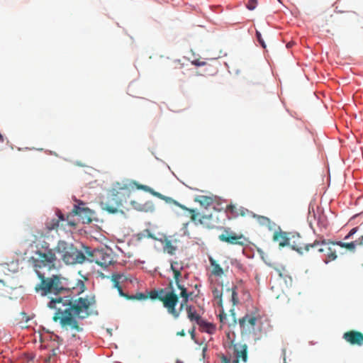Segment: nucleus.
Returning <instances> with one entry per match:
<instances>
[{
	"instance_id": "obj_1",
	"label": "nucleus",
	"mask_w": 363,
	"mask_h": 363,
	"mask_svg": "<svg viewBox=\"0 0 363 363\" xmlns=\"http://www.w3.org/2000/svg\"><path fill=\"white\" fill-rule=\"evenodd\" d=\"M57 258L53 254L42 255L41 258L37 261V269H34L38 278L40 284L35 286L36 291H42L43 295L52 293L55 295L65 294L72 292L73 294H80L86 289L84 282L78 279L76 286L68 281L65 278L58 275L46 277V272H50L56 268ZM96 306L95 296L90 294L85 297L74 298L71 295L52 298L48 307L55 308L56 313L53 317L55 321L59 320L62 327L69 328L73 338L81 339L78 333L83 332L75 318L84 319L94 313Z\"/></svg>"
},
{
	"instance_id": "obj_2",
	"label": "nucleus",
	"mask_w": 363,
	"mask_h": 363,
	"mask_svg": "<svg viewBox=\"0 0 363 363\" xmlns=\"http://www.w3.org/2000/svg\"><path fill=\"white\" fill-rule=\"evenodd\" d=\"M56 252L61 255L62 259L67 264H82L86 259L85 255L73 245L64 240H60L55 248L45 249L44 252L40 250L36 252L38 257L33 258L34 269H37V261L41 258L42 255L53 254L57 258Z\"/></svg>"
},
{
	"instance_id": "obj_3",
	"label": "nucleus",
	"mask_w": 363,
	"mask_h": 363,
	"mask_svg": "<svg viewBox=\"0 0 363 363\" xmlns=\"http://www.w3.org/2000/svg\"><path fill=\"white\" fill-rule=\"evenodd\" d=\"M130 195V189L128 184L117 182L108 191L105 201H101V208L109 213H123V203Z\"/></svg>"
},
{
	"instance_id": "obj_4",
	"label": "nucleus",
	"mask_w": 363,
	"mask_h": 363,
	"mask_svg": "<svg viewBox=\"0 0 363 363\" xmlns=\"http://www.w3.org/2000/svg\"><path fill=\"white\" fill-rule=\"evenodd\" d=\"M85 253L88 257L87 259L90 262H95L102 267H107L116 262L112 250L108 247L94 249L93 250L86 247Z\"/></svg>"
},
{
	"instance_id": "obj_5",
	"label": "nucleus",
	"mask_w": 363,
	"mask_h": 363,
	"mask_svg": "<svg viewBox=\"0 0 363 363\" xmlns=\"http://www.w3.org/2000/svg\"><path fill=\"white\" fill-rule=\"evenodd\" d=\"M230 343L228 347L229 350H233L235 358L220 354L218 355L220 363H239L240 359L242 362H246L247 360V345L242 344V342H230Z\"/></svg>"
},
{
	"instance_id": "obj_6",
	"label": "nucleus",
	"mask_w": 363,
	"mask_h": 363,
	"mask_svg": "<svg viewBox=\"0 0 363 363\" xmlns=\"http://www.w3.org/2000/svg\"><path fill=\"white\" fill-rule=\"evenodd\" d=\"M171 270L174 274V279L175 283L178 287L181 290L180 296L183 298L180 304V311L182 309L183 306L186 304L188 302L189 297L190 296L189 294L187 293L186 288L181 285L180 284V277L182 276V270L183 269V264L182 262H179L177 261H174L171 262Z\"/></svg>"
},
{
	"instance_id": "obj_7",
	"label": "nucleus",
	"mask_w": 363,
	"mask_h": 363,
	"mask_svg": "<svg viewBox=\"0 0 363 363\" xmlns=\"http://www.w3.org/2000/svg\"><path fill=\"white\" fill-rule=\"evenodd\" d=\"M169 286L171 289L170 291L166 293L164 298H160L163 306L167 309L169 313L172 315L174 318H177L179 315V311L175 309V306L178 303V296L173 291L172 282L170 281Z\"/></svg>"
},
{
	"instance_id": "obj_8",
	"label": "nucleus",
	"mask_w": 363,
	"mask_h": 363,
	"mask_svg": "<svg viewBox=\"0 0 363 363\" xmlns=\"http://www.w3.org/2000/svg\"><path fill=\"white\" fill-rule=\"evenodd\" d=\"M321 245V240H315L311 244H305L301 241V238L299 235H293L289 239V245L292 250L296 251L300 255H303L308 252L311 248H314Z\"/></svg>"
},
{
	"instance_id": "obj_9",
	"label": "nucleus",
	"mask_w": 363,
	"mask_h": 363,
	"mask_svg": "<svg viewBox=\"0 0 363 363\" xmlns=\"http://www.w3.org/2000/svg\"><path fill=\"white\" fill-rule=\"evenodd\" d=\"M77 203L74 205L72 212L74 215L79 216L83 223H90L92 221L94 212L85 206V203L81 201H77Z\"/></svg>"
},
{
	"instance_id": "obj_10",
	"label": "nucleus",
	"mask_w": 363,
	"mask_h": 363,
	"mask_svg": "<svg viewBox=\"0 0 363 363\" xmlns=\"http://www.w3.org/2000/svg\"><path fill=\"white\" fill-rule=\"evenodd\" d=\"M218 239L220 241L227 242L230 245H237L240 246H243L245 245V238L242 234L238 235L229 230H225L223 233L219 235Z\"/></svg>"
},
{
	"instance_id": "obj_11",
	"label": "nucleus",
	"mask_w": 363,
	"mask_h": 363,
	"mask_svg": "<svg viewBox=\"0 0 363 363\" xmlns=\"http://www.w3.org/2000/svg\"><path fill=\"white\" fill-rule=\"evenodd\" d=\"M257 318L252 315H246L239 320L241 333L247 334L254 332Z\"/></svg>"
},
{
	"instance_id": "obj_12",
	"label": "nucleus",
	"mask_w": 363,
	"mask_h": 363,
	"mask_svg": "<svg viewBox=\"0 0 363 363\" xmlns=\"http://www.w3.org/2000/svg\"><path fill=\"white\" fill-rule=\"evenodd\" d=\"M321 245H337L342 248H345L347 251L351 252H354L356 250V247L358 245L357 240L350 242H345L342 241H333L330 240L323 239L321 240Z\"/></svg>"
},
{
	"instance_id": "obj_13",
	"label": "nucleus",
	"mask_w": 363,
	"mask_h": 363,
	"mask_svg": "<svg viewBox=\"0 0 363 363\" xmlns=\"http://www.w3.org/2000/svg\"><path fill=\"white\" fill-rule=\"evenodd\" d=\"M65 220V218L64 215L60 211H58L55 218L48 220L45 223V229L47 230V233L51 232L52 230H57L60 225V223Z\"/></svg>"
},
{
	"instance_id": "obj_14",
	"label": "nucleus",
	"mask_w": 363,
	"mask_h": 363,
	"mask_svg": "<svg viewBox=\"0 0 363 363\" xmlns=\"http://www.w3.org/2000/svg\"><path fill=\"white\" fill-rule=\"evenodd\" d=\"M326 246V245H324ZM330 245H327L326 247H320L318 251L320 253L325 252L326 259L325 260V263H328L331 261H334L337 258V250L333 247L330 246Z\"/></svg>"
},
{
	"instance_id": "obj_15",
	"label": "nucleus",
	"mask_w": 363,
	"mask_h": 363,
	"mask_svg": "<svg viewBox=\"0 0 363 363\" xmlns=\"http://www.w3.org/2000/svg\"><path fill=\"white\" fill-rule=\"evenodd\" d=\"M30 320V317L25 312H21L14 319V324L18 325L21 328H28V323Z\"/></svg>"
},
{
	"instance_id": "obj_16",
	"label": "nucleus",
	"mask_w": 363,
	"mask_h": 363,
	"mask_svg": "<svg viewBox=\"0 0 363 363\" xmlns=\"http://www.w3.org/2000/svg\"><path fill=\"white\" fill-rule=\"evenodd\" d=\"M289 239L284 232H276L274 234L273 240L279 243L280 247H285L289 244Z\"/></svg>"
},
{
	"instance_id": "obj_17",
	"label": "nucleus",
	"mask_w": 363,
	"mask_h": 363,
	"mask_svg": "<svg viewBox=\"0 0 363 363\" xmlns=\"http://www.w3.org/2000/svg\"><path fill=\"white\" fill-rule=\"evenodd\" d=\"M192 65L196 66H202L205 67L203 70L205 74L211 75L213 74L216 72V67L212 66L211 65L208 64L205 61H201L199 60H195L191 62Z\"/></svg>"
},
{
	"instance_id": "obj_18",
	"label": "nucleus",
	"mask_w": 363,
	"mask_h": 363,
	"mask_svg": "<svg viewBox=\"0 0 363 363\" xmlns=\"http://www.w3.org/2000/svg\"><path fill=\"white\" fill-rule=\"evenodd\" d=\"M246 209L242 207H238L236 205L230 204L226 207V212L230 214L233 217H238L239 216H244L245 215Z\"/></svg>"
},
{
	"instance_id": "obj_19",
	"label": "nucleus",
	"mask_w": 363,
	"mask_h": 363,
	"mask_svg": "<svg viewBox=\"0 0 363 363\" xmlns=\"http://www.w3.org/2000/svg\"><path fill=\"white\" fill-rule=\"evenodd\" d=\"M160 242L163 245V250L164 252H167L171 255L175 254L177 247L174 245L171 240L165 237L164 239H161Z\"/></svg>"
},
{
	"instance_id": "obj_20",
	"label": "nucleus",
	"mask_w": 363,
	"mask_h": 363,
	"mask_svg": "<svg viewBox=\"0 0 363 363\" xmlns=\"http://www.w3.org/2000/svg\"><path fill=\"white\" fill-rule=\"evenodd\" d=\"M121 278H122V275H121V274H113L111 277V281L113 283L114 287L118 289L120 296L125 297L126 299L130 300L133 298V296H128L126 294L123 293V289L119 284V281Z\"/></svg>"
},
{
	"instance_id": "obj_21",
	"label": "nucleus",
	"mask_w": 363,
	"mask_h": 363,
	"mask_svg": "<svg viewBox=\"0 0 363 363\" xmlns=\"http://www.w3.org/2000/svg\"><path fill=\"white\" fill-rule=\"evenodd\" d=\"M187 317L191 321H196L198 325L203 320L192 306H186Z\"/></svg>"
},
{
	"instance_id": "obj_22",
	"label": "nucleus",
	"mask_w": 363,
	"mask_h": 363,
	"mask_svg": "<svg viewBox=\"0 0 363 363\" xmlns=\"http://www.w3.org/2000/svg\"><path fill=\"white\" fill-rule=\"evenodd\" d=\"M209 262L211 264V266L212 267V274H213L216 277H222V275L223 274V270L222 267L217 263V262L213 258L210 257Z\"/></svg>"
},
{
	"instance_id": "obj_23",
	"label": "nucleus",
	"mask_w": 363,
	"mask_h": 363,
	"mask_svg": "<svg viewBox=\"0 0 363 363\" xmlns=\"http://www.w3.org/2000/svg\"><path fill=\"white\" fill-rule=\"evenodd\" d=\"M345 340H363V334L360 332L351 330L344 334Z\"/></svg>"
},
{
	"instance_id": "obj_24",
	"label": "nucleus",
	"mask_w": 363,
	"mask_h": 363,
	"mask_svg": "<svg viewBox=\"0 0 363 363\" xmlns=\"http://www.w3.org/2000/svg\"><path fill=\"white\" fill-rule=\"evenodd\" d=\"M236 286L233 288H227L225 289V294L230 298L231 302L233 303V306H235L239 303V299L238 296V294L236 292Z\"/></svg>"
},
{
	"instance_id": "obj_25",
	"label": "nucleus",
	"mask_w": 363,
	"mask_h": 363,
	"mask_svg": "<svg viewBox=\"0 0 363 363\" xmlns=\"http://www.w3.org/2000/svg\"><path fill=\"white\" fill-rule=\"evenodd\" d=\"M199 325L202 332H206V333H208V334H212L216 330V327L213 324L208 323V322L205 321L204 320H203L199 323Z\"/></svg>"
},
{
	"instance_id": "obj_26",
	"label": "nucleus",
	"mask_w": 363,
	"mask_h": 363,
	"mask_svg": "<svg viewBox=\"0 0 363 363\" xmlns=\"http://www.w3.org/2000/svg\"><path fill=\"white\" fill-rule=\"evenodd\" d=\"M132 206L138 210V211H147L150 209V211H152L154 209V206L151 202L146 203L145 205H141L138 203L136 201H131Z\"/></svg>"
},
{
	"instance_id": "obj_27",
	"label": "nucleus",
	"mask_w": 363,
	"mask_h": 363,
	"mask_svg": "<svg viewBox=\"0 0 363 363\" xmlns=\"http://www.w3.org/2000/svg\"><path fill=\"white\" fill-rule=\"evenodd\" d=\"M195 201L199 203L201 206H204L205 208H207L212 203L213 199L209 196L201 195L196 196L195 199Z\"/></svg>"
},
{
	"instance_id": "obj_28",
	"label": "nucleus",
	"mask_w": 363,
	"mask_h": 363,
	"mask_svg": "<svg viewBox=\"0 0 363 363\" xmlns=\"http://www.w3.org/2000/svg\"><path fill=\"white\" fill-rule=\"evenodd\" d=\"M183 67V64L181 63L179 60H171L168 64V69L169 70H173L176 69H182Z\"/></svg>"
},
{
	"instance_id": "obj_29",
	"label": "nucleus",
	"mask_w": 363,
	"mask_h": 363,
	"mask_svg": "<svg viewBox=\"0 0 363 363\" xmlns=\"http://www.w3.org/2000/svg\"><path fill=\"white\" fill-rule=\"evenodd\" d=\"M189 212L191 213V219L193 222L196 223L199 221L200 223H202L203 221L199 213H196L194 209H190Z\"/></svg>"
},
{
	"instance_id": "obj_30",
	"label": "nucleus",
	"mask_w": 363,
	"mask_h": 363,
	"mask_svg": "<svg viewBox=\"0 0 363 363\" xmlns=\"http://www.w3.org/2000/svg\"><path fill=\"white\" fill-rule=\"evenodd\" d=\"M257 221L262 225H265V226L269 227L271 225L270 219L265 216H259L257 217Z\"/></svg>"
},
{
	"instance_id": "obj_31",
	"label": "nucleus",
	"mask_w": 363,
	"mask_h": 363,
	"mask_svg": "<svg viewBox=\"0 0 363 363\" xmlns=\"http://www.w3.org/2000/svg\"><path fill=\"white\" fill-rule=\"evenodd\" d=\"M213 297L218 300V304L220 307H223V301H222V292L219 290L215 289L213 291Z\"/></svg>"
},
{
	"instance_id": "obj_32",
	"label": "nucleus",
	"mask_w": 363,
	"mask_h": 363,
	"mask_svg": "<svg viewBox=\"0 0 363 363\" xmlns=\"http://www.w3.org/2000/svg\"><path fill=\"white\" fill-rule=\"evenodd\" d=\"M58 350H59L58 348H54V349L51 350V353L49 354L48 357H46L45 359V361L46 362H51L52 360V358L55 357L57 354Z\"/></svg>"
},
{
	"instance_id": "obj_33",
	"label": "nucleus",
	"mask_w": 363,
	"mask_h": 363,
	"mask_svg": "<svg viewBox=\"0 0 363 363\" xmlns=\"http://www.w3.org/2000/svg\"><path fill=\"white\" fill-rule=\"evenodd\" d=\"M257 4V0H248V2L247 3V8L249 10H254Z\"/></svg>"
},
{
	"instance_id": "obj_34",
	"label": "nucleus",
	"mask_w": 363,
	"mask_h": 363,
	"mask_svg": "<svg viewBox=\"0 0 363 363\" xmlns=\"http://www.w3.org/2000/svg\"><path fill=\"white\" fill-rule=\"evenodd\" d=\"M256 36H257V40L259 41V43L262 45V47L265 48H266L265 43L262 38L261 33L258 30L256 31Z\"/></svg>"
},
{
	"instance_id": "obj_35",
	"label": "nucleus",
	"mask_w": 363,
	"mask_h": 363,
	"mask_svg": "<svg viewBox=\"0 0 363 363\" xmlns=\"http://www.w3.org/2000/svg\"><path fill=\"white\" fill-rule=\"evenodd\" d=\"M358 229V227H355L351 229L348 234L345 237L344 240L350 239L354 234H355L357 232Z\"/></svg>"
},
{
	"instance_id": "obj_36",
	"label": "nucleus",
	"mask_w": 363,
	"mask_h": 363,
	"mask_svg": "<svg viewBox=\"0 0 363 363\" xmlns=\"http://www.w3.org/2000/svg\"><path fill=\"white\" fill-rule=\"evenodd\" d=\"M132 299H136V300H145L147 298V296L145 295L143 293H137L135 296H132Z\"/></svg>"
},
{
	"instance_id": "obj_37",
	"label": "nucleus",
	"mask_w": 363,
	"mask_h": 363,
	"mask_svg": "<svg viewBox=\"0 0 363 363\" xmlns=\"http://www.w3.org/2000/svg\"><path fill=\"white\" fill-rule=\"evenodd\" d=\"M149 296L152 299H157V297H159L158 296L157 290H152V291H150V293H149Z\"/></svg>"
},
{
	"instance_id": "obj_38",
	"label": "nucleus",
	"mask_w": 363,
	"mask_h": 363,
	"mask_svg": "<svg viewBox=\"0 0 363 363\" xmlns=\"http://www.w3.org/2000/svg\"><path fill=\"white\" fill-rule=\"evenodd\" d=\"M137 188L138 189H142V190H144L145 191H147V192H150V190H151V188L148 186H145V185H143V184H138L137 185Z\"/></svg>"
},
{
	"instance_id": "obj_39",
	"label": "nucleus",
	"mask_w": 363,
	"mask_h": 363,
	"mask_svg": "<svg viewBox=\"0 0 363 363\" xmlns=\"http://www.w3.org/2000/svg\"><path fill=\"white\" fill-rule=\"evenodd\" d=\"M150 194H152V195L160 198V199H164V196L163 195H162L159 192H156L155 191L152 189H151L150 191Z\"/></svg>"
},
{
	"instance_id": "obj_40",
	"label": "nucleus",
	"mask_w": 363,
	"mask_h": 363,
	"mask_svg": "<svg viewBox=\"0 0 363 363\" xmlns=\"http://www.w3.org/2000/svg\"><path fill=\"white\" fill-rule=\"evenodd\" d=\"M157 292H158V296H159V297H157V299L160 301V298H164V296H165V294L167 293L164 291V289H160V290L157 291Z\"/></svg>"
},
{
	"instance_id": "obj_41",
	"label": "nucleus",
	"mask_w": 363,
	"mask_h": 363,
	"mask_svg": "<svg viewBox=\"0 0 363 363\" xmlns=\"http://www.w3.org/2000/svg\"><path fill=\"white\" fill-rule=\"evenodd\" d=\"M5 284L3 280L0 279V294L4 291Z\"/></svg>"
},
{
	"instance_id": "obj_42",
	"label": "nucleus",
	"mask_w": 363,
	"mask_h": 363,
	"mask_svg": "<svg viewBox=\"0 0 363 363\" xmlns=\"http://www.w3.org/2000/svg\"><path fill=\"white\" fill-rule=\"evenodd\" d=\"M357 242L359 246H363V235L360 238L357 239Z\"/></svg>"
},
{
	"instance_id": "obj_43",
	"label": "nucleus",
	"mask_w": 363,
	"mask_h": 363,
	"mask_svg": "<svg viewBox=\"0 0 363 363\" xmlns=\"http://www.w3.org/2000/svg\"><path fill=\"white\" fill-rule=\"evenodd\" d=\"M352 345L357 344L358 345H362L363 344V342H350Z\"/></svg>"
},
{
	"instance_id": "obj_44",
	"label": "nucleus",
	"mask_w": 363,
	"mask_h": 363,
	"mask_svg": "<svg viewBox=\"0 0 363 363\" xmlns=\"http://www.w3.org/2000/svg\"><path fill=\"white\" fill-rule=\"evenodd\" d=\"M0 142H1V143L4 142V137L1 133H0Z\"/></svg>"
},
{
	"instance_id": "obj_45",
	"label": "nucleus",
	"mask_w": 363,
	"mask_h": 363,
	"mask_svg": "<svg viewBox=\"0 0 363 363\" xmlns=\"http://www.w3.org/2000/svg\"><path fill=\"white\" fill-rule=\"evenodd\" d=\"M207 346L205 345L203 347V353L204 354L205 351L206 350Z\"/></svg>"
},
{
	"instance_id": "obj_46",
	"label": "nucleus",
	"mask_w": 363,
	"mask_h": 363,
	"mask_svg": "<svg viewBox=\"0 0 363 363\" xmlns=\"http://www.w3.org/2000/svg\"><path fill=\"white\" fill-rule=\"evenodd\" d=\"M67 222H68L69 225H75V223L73 222L68 221V220H67Z\"/></svg>"
},
{
	"instance_id": "obj_47",
	"label": "nucleus",
	"mask_w": 363,
	"mask_h": 363,
	"mask_svg": "<svg viewBox=\"0 0 363 363\" xmlns=\"http://www.w3.org/2000/svg\"><path fill=\"white\" fill-rule=\"evenodd\" d=\"M223 315L222 313L220 314V321L223 322Z\"/></svg>"
},
{
	"instance_id": "obj_48",
	"label": "nucleus",
	"mask_w": 363,
	"mask_h": 363,
	"mask_svg": "<svg viewBox=\"0 0 363 363\" xmlns=\"http://www.w3.org/2000/svg\"><path fill=\"white\" fill-rule=\"evenodd\" d=\"M178 334H179V335H181L184 336L185 333H184V330H182L181 333H178Z\"/></svg>"
},
{
	"instance_id": "obj_49",
	"label": "nucleus",
	"mask_w": 363,
	"mask_h": 363,
	"mask_svg": "<svg viewBox=\"0 0 363 363\" xmlns=\"http://www.w3.org/2000/svg\"><path fill=\"white\" fill-rule=\"evenodd\" d=\"M40 347L42 349V348H44V347H45V346H43V344H40Z\"/></svg>"
},
{
	"instance_id": "obj_50",
	"label": "nucleus",
	"mask_w": 363,
	"mask_h": 363,
	"mask_svg": "<svg viewBox=\"0 0 363 363\" xmlns=\"http://www.w3.org/2000/svg\"><path fill=\"white\" fill-rule=\"evenodd\" d=\"M176 363H183V362L180 360H177Z\"/></svg>"
}]
</instances>
